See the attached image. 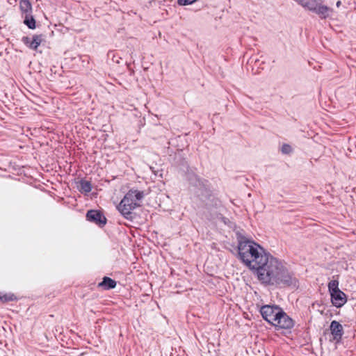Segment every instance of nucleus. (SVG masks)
<instances>
[{
    "mask_svg": "<svg viewBox=\"0 0 356 356\" xmlns=\"http://www.w3.org/2000/svg\"><path fill=\"white\" fill-rule=\"evenodd\" d=\"M266 260L257 270L259 280L269 285H297L298 280L294 275L280 261L270 254Z\"/></svg>",
    "mask_w": 356,
    "mask_h": 356,
    "instance_id": "nucleus-1",
    "label": "nucleus"
},
{
    "mask_svg": "<svg viewBox=\"0 0 356 356\" xmlns=\"http://www.w3.org/2000/svg\"><path fill=\"white\" fill-rule=\"evenodd\" d=\"M238 254L241 261L250 269L257 270L270 254L252 240L237 234Z\"/></svg>",
    "mask_w": 356,
    "mask_h": 356,
    "instance_id": "nucleus-2",
    "label": "nucleus"
},
{
    "mask_svg": "<svg viewBox=\"0 0 356 356\" xmlns=\"http://www.w3.org/2000/svg\"><path fill=\"white\" fill-rule=\"evenodd\" d=\"M300 5L310 11L314 12L319 15L321 18L327 17L332 9L330 7L323 5V0H295Z\"/></svg>",
    "mask_w": 356,
    "mask_h": 356,
    "instance_id": "nucleus-3",
    "label": "nucleus"
},
{
    "mask_svg": "<svg viewBox=\"0 0 356 356\" xmlns=\"http://www.w3.org/2000/svg\"><path fill=\"white\" fill-rule=\"evenodd\" d=\"M138 207H140V204L136 202H120L116 206L118 211L126 219L132 220L134 218L133 210Z\"/></svg>",
    "mask_w": 356,
    "mask_h": 356,
    "instance_id": "nucleus-4",
    "label": "nucleus"
},
{
    "mask_svg": "<svg viewBox=\"0 0 356 356\" xmlns=\"http://www.w3.org/2000/svg\"><path fill=\"white\" fill-rule=\"evenodd\" d=\"M281 307L277 305H264L260 309L261 314L264 320L270 324L275 322V318L277 317V313L280 312Z\"/></svg>",
    "mask_w": 356,
    "mask_h": 356,
    "instance_id": "nucleus-5",
    "label": "nucleus"
},
{
    "mask_svg": "<svg viewBox=\"0 0 356 356\" xmlns=\"http://www.w3.org/2000/svg\"><path fill=\"white\" fill-rule=\"evenodd\" d=\"M277 317L275 320V322H273L272 324L275 327H277L278 329H291L294 325V322L291 318H290L282 309L280 312L277 313Z\"/></svg>",
    "mask_w": 356,
    "mask_h": 356,
    "instance_id": "nucleus-6",
    "label": "nucleus"
},
{
    "mask_svg": "<svg viewBox=\"0 0 356 356\" xmlns=\"http://www.w3.org/2000/svg\"><path fill=\"white\" fill-rule=\"evenodd\" d=\"M90 222L103 228L107 223V218L102 211L90 209Z\"/></svg>",
    "mask_w": 356,
    "mask_h": 356,
    "instance_id": "nucleus-7",
    "label": "nucleus"
},
{
    "mask_svg": "<svg viewBox=\"0 0 356 356\" xmlns=\"http://www.w3.org/2000/svg\"><path fill=\"white\" fill-rule=\"evenodd\" d=\"M332 340L339 342L343 334V326L337 321H332L330 326Z\"/></svg>",
    "mask_w": 356,
    "mask_h": 356,
    "instance_id": "nucleus-8",
    "label": "nucleus"
},
{
    "mask_svg": "<svg viewBox=\"0 0 356 356\" xmlns=\"http://www.w3.org/2000/svg\"><path fill=\"white\" fill-rule=\"evenodd\" d=\"M74 182L75 186L77 190L88 196L89 193V180L87 179V177H76L74 179Z\"/></svg>",
    "mask_w": 356,
    "mask_h": 356,
    "instance_id": "nucleus-9",
    "label": "nucleus"
},
{
    "mask_svg": "<svg viewBox=\"0 0 356 356\" xmlns=\"http://www.w3.org/2000/svg\"><path fill=\"white\" fill-rule=\"evenodd\" d=\"M146 191H139L138 189H130L124 195L122 200H140L145 197L147 194Z\"/></svg>",
    "mask_w": 356,
    "mask_h": 356,
    "instance_id": "nucleus-10",
    "label": "nucleus"
},
{
    "mask_svg": "<svg viewBox=\"0 0 356 356\" xmlns=\"http://www.w3.org/2000/svg\"><path fill=\"white\" fill-rule=\"evenodd\" d=\"M332 304L337 307H342L346 302V296L341 290L331 294Z\"/></svg>",
    "mask_w": 356,
    "mask_h": 356,
    "instance_id": "nucleus-11",
    "label": "nucleus"
},
{
    "mask_svg": "<svg viewBox=\"0 0 356 356\" xmlns=\"http://www.w3.org/2000/svg\"><path fill=\"white\" fill-rule=\"evenodd\" d=\"M97 286L104 290L112 289L116 286V282L108 277H104L103 280L97 284Z\"/></svg>",
    "mask_w": 356,
    "mask_h": 356,
    "instance_id": "nucleus-12",
    "label": "nucleus"
},
{
    "mask_svg": "<svg viewBox=\"0 0 356 356\" xmlns=\"http://www.w3.org/2000/svg\"><path fill=\"white\" fill-rule=\"evenodd\" d=\"M19 9L22 14L32 13V5L29 0H19Z\"/></svg>",
    "mask_w": 356,
    "mask_h": 356,
    "instance_id": "nucleus-13",
    "label": "nucleus"
},
{
    "mask_svg": "<svg viewBox=\"0 0 356 356\" xmlns=\"http://www.w3.org/2000/svg\"><path fill=\"white\" fill-rule=\"evenodd\" d=\"M43 35H33L31 42L30 43L29 48L33 50H37L38 47L40 46L41 42L43 40Z\"/></svg>",
    "mask_w": 356,
    "mask_h": 356,
    "instance_id": "nucleus-14",
    "label": "nucleus"
},
{
    "mask_svg": "<svg viewBox=\"0 0 356 356\" xmlns=\"http://www.w3.org/2000/svg\"><path fill=\"white\" fill-rule=\"evenodd\" d=\"M16 300H17V298L14 293H3L2 292H0V303H6Z\"/></svg>",
    "mask_w": 356,
    "mask_h": 356,
    "instance_id": "nucleus-15",
    "label": "nucleus"
},
{
    "mask_svg": "<svg viewBox=\"0 0 356 356\" xmlns=\"http://www.w3.org/2000/svg\"><path fill=\"white\" fill-rule=\"evenodd\" d=\"M24 24L28 26L30 29H35V19H34L32 13L25 15Z\"/></svg>",
    "mask_w": 356,
    "mask_h": 356,
    "instance_id": "nucleus-16",
    "label": "nucleus"
},
{
    "mask_svg": "<svg viewBox=\"0 0 356 356\" xmlns=\"http://www.w3.org/2000/svg\"><path fill=\"white\" fill-rule=\"evenodd\" d=\"M328 290H329V291L330 293V295L334 293H336L337 291H340V289H339V282H338V280H331L328 283Z\"/></svg>",
    "mask_w": 356,
    "mask_h": 356,
    "instance_id": "nucleus-17",
    "label": "nucleus"
},
{
    "mask_svg": "<svg viewBox=\"0 0 356 356\" xmlns=\"http://www.w3.org/2000/svg\"><path fill=\"white\" fill-rule=\"evenodd\" d=\"M292 152L291 147L288 144H284L282 147V152L283 154H289Z\"/></svg>",
    "mask_w": 356,
    "mask_h": 356,
    "instance_id": "nucleus-18",
    "label": "nucleus"
},
{
    "mask_svg": "<svg viewBox=\"0 0 356 356\" xmlns=\"http://www.w3.org/2000/svg\"><path fill=\"white\" fill-rule=\"evenodd\" d=\"M197 0H178V3L181 6L189 5L195 2Z\"/></svg>",
    "mask_w": 356,
    "mask_h": 356,
    "instance_id": "nucleus-19",
    "label": "nucleus"
},
{
    "mask_svg": "<svg viewBox=\"0 0 356 356\" xmlns=\"http://www.w3.org/2000/svg\"><path fill=\"white\" fill-rule=\"evenodd\" d=\"M31 38L28 36H23L22 38V42L29 48L30 43L31 42Z\"/></svg>",
    "mask_w": 356,
    "mask_h": 356,
    "instance_id": "nucleus-20",
    "label": "nucleus"
},
{
    "mask_svg": "<svg viewBox=\"0 0 356 356\" xmlns=\"http://www.w3.org/2000/svg\"><path fill=\"white\" fill-rule=\"evenodd\" d=\"M89 216H90V214H89V210H88L86 213V218L87 220L89 221Z\"/></svg>",
    "mask_w": 356,
    "mask_h": 356,
    "instance_id": "nucleus-21",
    "label": "nucleus"
},
{
    "mask_svg": "<svg viewBox=\"0 0 356 356\" xmlns=\"http://www.w3.org/2000/svg\"><path fill=\"white\" fill-rule=\"evenodd\" d=\"M341 1H338L337 2V4H336V5H337V7H339V6H341Z\"/></svg>",
    "mask_w": 356,
    "mask_h": 356,
    "instance_id": "nucleus-22",
    "label": "nucleus"
}]
</instances>
